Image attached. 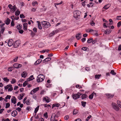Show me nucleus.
<instances>
[{
    "instance_id": "obj_44",
    "label": "nucleus",
    "mask_w": 121,
    "mask_h": 121,
    "mask_svg": "<svg viewBox=\"0 0 121 121\" xmlns=\"http://www.w3.org/2000/svg\"><path fill=\"white\" fill-rule=\"evenodd\" d=\"M25 103H26L27 105H29L30 104V101L29 99H27Z\"/></svg>"
},
{
    "instance_id": "obj_28",
    "label": "nucleus",
    "mask_w": 121,
    "mask_h": 121,
    "mask_svg": "<svg viewBox=\"0 0 121 121\" xmlns=\"http://www.w3.org/2000/svg\"><path fill=\"white\" fill-rule=\"evenodd\" d=\"M39 88L38 87L36 88H35L33 89V92L34 93H35L37 91L39 90Z\"/></svg>"
},
{
    "instance_id": "obj_56",
    "label": "nucleus",
    "mask_w": 121,
    "mask_h": 121,
    "mask_svg": "<svg viewBox=\"0 0 121 121\" xmlns=\"http://www.w3.org/2000/svg\"><path fill=\"white\" fill-rule=\"evenodd\" d=\"M91 117V116L90 115L88 116L86 119V121H88L89 119Z\"/></svg>"
},
{
    "instance_id": "obj_53",
    "label": "nucleus",
    "mask_w": 121,
    "mask_h": 121,
    "mask_svg": "<svg viewBox=\"0 0 121 121\" xmlns=\"http://www.w3.org/2000/svg\"><path fill=\"white\" fill-rule=\"evenodd\" d=\"M33 31L35 33H36L37 32V30L36 28H34L33 29Z\"/></svg>"
},
{
    "instance_id": "obj_49",
    "label": "nucleus",
    "mask_w": 121,
    "mask_h": 121,
    "mask_svg": "<svg viewBox=\"0 0 121 121\" xmlns=\"http://www.w3.org/2000/svg\"><path fill=\"white\" fill-rule=\"evenodd\" d=\"M11 97V96L8 95L6 96V97L5 98V99H10Z\"/></svg>"
},
{
    "instance_id": "obj_34",
    "label": "nucleus",
    "mask_w": 121,
    "mask_h": 121,
    "mask_svg": "<svg viewBox=\"0 0 121 121\" xmlns=\"http://www.w3.org/2000/svg\"><path fill=\"white\" fill-rule=\"evenodd\" d=\"M3 79L4 81H6L7 82H8L9 81V79L7 77L4 78Z\"/></svg>"
},
{
    "instance_id": "obj_62",
    "label": "nucleus",
    "mask_w": 121,
    "mask_h": 121,
    "mask_svg": "<svg viewBox=\"0 0 121 121\" xmlns=\"http://www.w3.org/2000/svg\"><path fill=\"white\" fill-rule=\"evenodd\" d=\"M11 24V26H14L15 24H14V22L13 21H12Z\"/></svg>"
},
{
    "instance_id": "obj_52",
    "label": "nucleus",
    "mask_w": 121,
    "mask_h": 121,
    "mask_svg": "<svg viewBox=\"0 0 121 121\" xmlns=\"http://www.w3.org/2000/svg\"><path fill=\"white\" fill-rule=\"evenodd\" d=\"M26 74V73H25L24 72H23L21 74L22 77L25 78L26 76V75H25Z\"/></svg>"
},
{
    "instance_id": "obj_45",
    "label": "nucleus",
    "mask_w": 121,
    "mask_h": 121,
    "mask_svg": "<svg viewBox=\"0 0 121 121\" xmlns=\"http://www.w3.org/2000/svg\"><path fill=\"white\" fill-rule=\"evenodd\" d=\"M44 106L45 108L47 107H50V108L51 107V105L49 104L47 105V104H45L44 105Z\"/></svg>"
},
{
    "instance_id": "obj_43",
    "label": "nucleus",
    "mask_w": 121,
    "mask_h": 121,
    "mask_svg": "<svg viewBox=\"0 0 121 121\" xmlns=\"http://www.w3.org/2000/svg\"><path fill=\"white\" fill-rule=\"evenodd\" d=\"M20 17L21 18H25V17L23 14H20Z\"/></svg>"
},
{
    "instance_id": "obj_51",
    "label": "nucleus",
    "mask_w": 121,
    "mask_h": 121,
    "mask_svg": "<svg viewBox=\"0 0 121 121\" xmlns=\"http://www.w3.org/2000/svg\"><path fill=\"white\" fill-rule=\"evenodd\" d=\"M10 87L8 89V91H12L13 89V88L12 87V86H11V87Z\"/></svg>"
},
{
    "instance_id": "obj_11",
    "label": "nucleus",
    "mask_w": 121,
    "mask_h": 121,
    "mask_svg": "<svg viewBox=\"0 0 121 121\" xmlns=\"http://www.w3.org/2000/svg\"><path fill=\"white\" fill-rule=\"evenodd\" d=\"M42 60L41 59H39L36 61L35 63L34 64L35 65H37L40 63L42 61Z\"/></svg>"
},
{
    "instance_id": "obj_40",
    "label": "nucleus",
    "mask_w": 121,
    "mask_h": 121,
    "mask_svg": "<svg viewBox=\"0 0 121 121\" xmlns=\"http://www.w3.org/2000/svg\"><path fill=\"white\" fill-rule=\"evenodd\" d=\"M116 19L118 20H121V16H117Z\"/></svg>"
},
{
    "instance_id": "obj_46",
    "label": "nucleus",
    "mask_w": 121,
    "mask_h": 121,
    "mask_svg": "<svg viewBox=\"0 0 121 121\" xmlns=\"http://www.w3.org/2000/svg\"><path fill=\"white\" fill-rule=\"evenodd\" d=\"M43 116L45 117L46 118H48V113L46 112L45 113L43 114Z\"/></svg>"
},
{
    "instance_id": "obj_14",
    "label": "nucleus",
    "mask_w": 121,
    "mask_h": 121,
    "mask_svg": "<svg viewBox=\"0 0 121 121\" xmlns=\"http://www.w3.org/2000/svg\"><path fill=\"white\" fill-rule=\"evenodd\" d=\"M51 57H48L44 59L43 61V63H44L45 62H48L49 61L51 60Z\"/></svg>"
},
{
    "instance_id": "obj_24",
    "label": "nucleus",
    "mask_w": 121,
    "mask_h": 121,
    "mask_svg": "<svg viewBox=\"0 0 121 121\" xmlns=\"http://www.w3.org/2000/svg\"><path fill=\"white\" fill-rule=\"evenodd\" d=\"M37 22L38 23V26L39 29L40 30L42 29V28L41 26L40 22L39 21H37Z\"/></svg>"
},
{
    "instance_id": "obj_29",
    "label": "nucleus",
    "mask_w": 121,
    "mask_h": 121,
    "mask_svg": "<svg viewBox=\"0 0 121 121\" xmlns=\"http://www.w3.org/2000/svg\"><path fill=\"white\" fill-rule=\"evenodd\" d=\"M87 97V96L86 94H84L83 95L81 96L82 99H85Z\"/></svg>"
},
{
    "instance_id": "obj_47",
    "label": "nucleus",
    "mask_w": 121,
    "mask_h": 121,
    "mask_svg": "<svg viewBox=\"0 0 121 121\" xmlns=\"http://www.w3.org/2000/svg\"><path fill=\"white\" fill-rule=\"evenodd\" d=\"M13 68V67H9L8 69V70L9 71H11L13 70L12 68Z\"/></svg>"
},
{
    "instance_id": "obj_6",
    "label": "nucleus",
    "mask_w": 121,
    "mask_h": 121,
    "mask_svg": "<svg viewBox=\"0 0 121 121\" xmlns=\"http://www.w3.org/2000/svg\"><path fill=\"white\" fill-rule=\"evenodd\" d=\"M112 105L113 108L116 111H118L119 109V108L117 105L116 104L114 103H112Z\"/></svg>"
},
{
    "instance_id": "obj_42",
    "label": "nucleus",
    "mask_w": 121,
    "mask_h": 121,
    "mask_svg": "<svg viewBox=\"0 0 121 121\" xmlns=\"http://www.w3.org/2000/svg\"><path fill=\"white\" fill-rule=\"evenodd\" d=\"M95 24V23L93 21H92L90 22V25L92 26H94Z\"/></svg>"
},
{
    "instance_id": "obj_18",
    "label": "nucleus",
    "mask_w": 121,
    "mask_h": 121,
    "mask_svg": "<svg viewBox=\"0 0 121 121\" xmlns=\"http://www.w3.org/2000/svg\"><path fill=\"white\" fill-rule=\"evenodd\" d=\"M11 114H13V115H12V116L14 117H15L17 114V111L16 110L13 111L12 112Z\"/></svg>"
},
{
    "instance_id": "obj_63",
    "label": "nucleus",
    "mask_w": 121,
    "mask_h": 121,
    "mask_svg": "<svg viewBox=\"0 0 121 121\" xmlns=\"http://www.w3.org/2000/svg\"><path fill=\"white\" fill-rule=\"evenodd\" d=\"M31 108L30 107H28L26 108V110L28 111H30L31 110Z\"/></svg>"
},
{
    "instance_id": "obj_4",
    "label": "nucleus",
    "mask_w": 121,
    "mask_h": 121,
    "mask_svg": "<svg viewBox=\"0 0 121 121\" xmlns=\"http://www.w3.org/2000/svg\"><path fill=\"white\" fill-rule=\"evenodd\" d=\"M82 94L79 92H78L77 94H73L72 95V97L74 99H76L79 98L81 95Z\"/></svg>"
},
{
    "instance_id": "obj_55",
    "label": "nucleus",
    "mask_w": 121,
    "mask_h": 121,
    "mask_svg": "<svg viewBox=\"0 0 121 121\" xmlns=\"http://www.w3.org/2000/svg\"><path fill=\"white\" fill-rule=\"evenodd\" d=\"M36 34L33 32L32 31H31V35L33 37Z\"/></svg>"
},
{
    "instance_id": "obj_10",
    "label": "nucleus",
    "mask_w": 121,
    "mask_h": 121,
    "mask_svg": "<svg viewBox=\"0 0 121 121\" xmlns=\"http://www.w3.org/2000/svg\"><path fill=\"white\" fill-rule=\"evenodd\" d=\"M81 33L76 34L75 36L76 37L77 40H79L81 37Z\"/></svg>"
},
{
    "instance_id": "obj_37",
    "label": "nucleus",
    "mask_w": 121,
    "mask_h": 121,
    "mask_svg": "<svg viewBox=\"0 0 121 121\" xmlns=\"http://www.w3.org/2000/svg\"><path fill=\"white\" fill-rule=\"evenodd\" d=\"M117 102L119 106L121 108V102L119 100H117Z\"/></svg>"
},
{
    "instance_id": "obj_16",
    "label": "nucleus",
    "mask_w": 121,
    "mask_h": 121,
    "mask_svg": "<svg viewBox=\"0 0 121 121\" xmlns=\"http://www.w3.org/2000/svg\"><path fill=\"white\" fill-rule=\"evenodd\" d=\"M27 25L28 24L26 23H25L23 24V29L24 30H27Z\"/></svg>"
},
{
    "instance_id": "obj_32",
    "label": "nucleus",
    "mask_w": 121,
    "mask_h": 121,
    "mask_svg": "<svg viewBox=\"0 0 121 121\" xmlns=\"http://www.w3.org/2000/svg\"><path fill=\"white\" fill-rule=\"evenodd\" d=\"M78 111L76 109H74L73 112V115L76 114L78 113Z\"/></svg>"
},
{
    "instance_id": "obj_2",
    "label": "nucleus",
    "mask_w": 121,
    "mask_h": 121,
    "mask_svg": "<svg viewBox=\"0 0 121 121\" xmlns=\"http://www.w3.org/2000/svg\"><path fill=\"white\" fill-rule=\"evenodd\" d=\"M43 26L45 28H48L51 26V24L49 22L46 21H43L41 23Z\"/></svg>"
},
{
    "instance_id": "obj_26",
    "label": "nucleus",
    "mask_w": 121,
    "mask_h": 121,
    "mask_svg": "<svg viewBox=\"0 0 121 121\" xmlns=\"http://www.w3.org/2000/svg\"><path fill=\"white\" fill-rule=\"evenodd\" d=\"M93 39L92 38H90L88 40L87 42L88 43H90L91 42H92V41H93Z\"/></svg>"
},
{
    "instance_id": "obj_1",
    "label": "nucleus",
    "mask_w": 121,
    "mask_h": 121,
    "mask_svg": "<svg viewBox=\"0 0 121 121\" xmlns=\"http://www.w3.org/2000/svg\"><path fill=\"white\" fill-rule=\"evenodd\" d=\"M81 13V12L79 10L74 11L73 17L76 20H78L80 18V15Z\"/></svg>"
},
{
    "instance_id": "obj_58",
    "label": "nucleus",
    "mask_w": 121,
    "mask_h": 121,
    "mask_svg": "<svg viewBox=\"0 0 121 121\" xmlns=\"http://www.w3.org/2000/svg\"><path fill=\"white\" fill-rule=\"evenodd\" d=\"M85 69L87 71H89L90 70V68L89 67H86Z\"/></svg>"
},
{
    "instance_id": "obj_8",
    "label": "nucleus",
    "mask_w": 121,
    "mask_h": 121,
    "mask_svg": "<svg viewBox=\"0 0 121 121\" xmlns=\"http://www.w3.org/2000/svg\"><path fill=\"white\" fill-rule=\"evenodd\" d=\"M4 25V23H3L2 24V23L0 27V28H1V33L2 34L3 33L5 29V28L3 26Z\"/></svg>"
},
{
    "instance_id": "obj_12",
    "label": "nucleus",
    "mask_w": 121,
    "mask_h": 121,
    "mask_svg": "<svg viewBox=\"0 0 121 121\" xmlns=\"http://www.w3.org/2000/svg\"><path fill=\"white\" fill-rule=\"evenodd\" d=\"M106 95L108 99L112 98L114 96L113 94H112L110 93H107L106 94Z\"/></svg>"
},
{
    "instance_id": "obj_25",
    "label": "nucleus",
    "mask_w": 121,
    "mask_h": 121,
    "mask_svg": "<svg viewBox=\"0 0 121 121\" xmlns=\"http://www.w3.org/2000/svg\"><path fill=\"white\" fill-rule=\"evenodd\" d=\"M60 106V104H54L52 105V108H53L54 107H59Z\"/></svg>"
},
{
    "instance_id": "obj_31",
    "label": "nucleus",
    "mask_w": 121,
    "mask_h": 121,
    "mask_svg": "<svg viewBox=\"0 0 121 121\" xmlns=\"http://www.w3.org/2000/svg\"><path fill=\"white\" fill-rule=\"evenodd\" d=\"M101 76V74L96 75L95 76V77L96 79H99Z\"/></svg>"
},
{
    "instance_id": "obj_27",
    "label": "nucleus",
    "mask_w": 121,
    "mask_h": 121,
    "mask_svg": "<svg viewBox=\"0 0 121 121\" xmlns=\"http://www.w3.org/2000/svg\"><path fill=\"white\" fill-rule=\"evenodd\" d=\"M22 26L21 24H19L17 25L16 26L17 28L19 30H20L22 28Z\"/></svg>"
},
{
    "instance_id": "obj_35",
    "label": "nucleus",
    "mask_w": 121,
    "mask_h": 121,
    "mask_svg": "<svg viewBox=\"0 0 121 121\" xmlns=\"http://www.w3.org/2000/svg\"><path fill=\"white\" fill-rule=\"evenodd\" d=\"M12 86V85L11 84H9L7 85V86L4 87L5 89H7L9 88V87H11Z\"/></svg>"
},
{
    "instance_id": "obj_39",
    "label": "nucleus",
    "mask_w": 121,
    "mask_h": 121,
    "mask_svg": "<svg viewBox=\"0 0 121 121\" xmlns=\"http://www.w3.org/2000/svg\"><path fill=\"white\" fill-rule=\"evenodd\" d=\"M28 84V81H25L23 83V87H25Z\"/></svg>"
},
{
    "instance_id": "obj_15",
    "label": "nucleus",
    "mask_w": 121,
    "mask_h": 121,
    "mask_svg": "<svg viewBox=\"0 0 121 121\" xmlns=\"http://www.w3.org/2000/svg\"><path fill=\"white\" fill-rule=\"evenodd\" d=\"M17 99L14 96H13L12 99H11V101L12 103L15 104L16 102Z\"/></svg>"
},
{
    "instance_id": "obj_61",
    "label": "nucleus",
    "mask_w": 121,
    "mask_h": 121,
    "mask_svg": "<svg viewBox=\"0 0 121 121\" xmlns=\"http://www.w3.org/2000/svg\"><path fill=\"white\" fill-rule=\"evenodd\" d=\"M69 117L68 115H66L64 117V119L65 120H67Z\"/></svg>"
},
{
    "instance_id": "obj_3",
    "label": "nucleus",
    "mask_w": 121,
    "mask_h": 121,
    "mask_svg": "<svg viewBox=\"0 0 121 121\" xmlns=\"http://www.w3.org/2000/svg\"><path fill=\"white\" fill-rule=\"evenodd\" d=\"M44 76L43 74H40L38 75L37 77L38 78L37 79V82H42L44 80L43 78H44Z\"/></svg>"
},
{
    "instance_id": "obj_19",
    "label": "nucleus",
    "mask_w": 121,
    "mask_h": 121,
    "mask_svg": "<svg viewBox=\"0 0 121 121\" xmlns=\"http://www.w3.org/2000/svg\"><path fill=\"white\" fill-rule=\"evenodd\" d=\"M43 99L47 103H49L50 102V98L47 97H44Z\"/></svg>"
},
{
    "instance_id": "obj_57",
    "label": "nucleus",
    "mask_w": 121,
    "mask_h": 121,
    "mask_svg": "<svg viewBox=\"0 0 121 121\" xmlns=\"http://www.w3.org/2000/svg\"><path fill=\"white\" fill-rule=\"evenodd\" d=\"M107 5L106 4L104 6V7L103 9H108V8H109V7H107Z\"/></svg>"
},
{
    "instance_id": "obj_50",
    "label": "nucleus",
    "mask_w": 121,
    "mask_h": 121,
    "mask_svg": "<svg viewBox=\"0 0 121 121\" xmlns=\"http://www.w3.org/2000/svg\"><path fill=\"white\" fill-rule=\"evenodd\" d=\"M97 41V39H95L94 40H93L92 41V43L93 44L95 43Z\"/></svg>"
},
{
    "instance_id": "obj_64",
    "label": "nucleus",
    "mask_w": 121,
    "mask_h": 121,
    "mask_svg": "<svg viewBox=\"0 0 121 121\" xmlns=\"http://www.w3.org/2000/svg\"><path fill=\"white\" fill-rule=\"evenodd\" d=\"M118 50L119 51L121 50V44H120L119 45Z\"/></svg>"
},
{
    "instance_id": "obj_13",
    "label": "nucleus",
    "mask_w": 121,
    "mask_h": 121,
    "mask_svg": "<svg viewBox=\"0 0 121 121\" xmlns=\"http://www.w3.org/2000/svg\"><path fill=\"white\" fill-rule=\"evenodd\" d=\"M13 40L12 39H9V40L8 44L9 46H11L13 45Z\"/></svg>"
},
{
    "instance_id": "obj_20",
    "label": "nucleus",
    "mask_w": 121,
    "mask_h": 121,
    "mask_svg": "<svg viewBox=\"0 0 121 121\" xmlns=\"http://www.w3.org/2000/svg\"><path fill=\"white\" fill-rule=\"evenodd\" d=\"M112 30L109 29H107L104 32L105 34H108L111 32Z\"/></svg>"
},
{
    "instance_id": "obj_48",
    "label": "nucleus",
    "mask_w": 121,
    "mask_h": 121,
    "mask_svg": "<svg viewBox=\"0 0 121 121\" xmlns=\"http://www.w3.org/2000/svg\"><path fill=\"white\" fill-rule=\"evenodd\" d=\"M121 25V21L117 23V27H119Z\"/></svg>"
},
{
    "instance_id": "obj_59",
    "label": "nucleus",
    "mask_w": 121,
    "mask_h": 121,
    "mask_svg": "<svg viewBox=\"0 0 121 121\" xmlns=\"http://www.w3.org/2000/svg\"><path fill=\"white\" fill-rule=\"evenodd\" d=\"M19 33L20 34H22L24 32L23 30H19L18 31Z\"/></svg>"
},
{
    "instance_id": "obj_21",
    "label": "nucleus",
    "mask_w": 121,
    "mask_h": 121,
    "mask_svg": "<svg viewBox=\"0 0 121 121\" xmlns=\"http://www.w3.org/2000/svg\"><path fill=\"white\" fill-rule=\"evenodd\" d=\"M10 20L8 18L7 19L5 20V23L7 25H8L10 23Z\"/></svg>"
},
{
    "instance_id": "obj_54",
    "label": "nucleus",
    "mask_w": 121,
    "mask_h": 121,
    "mask_svg": "<svg viewBox=\"0 0 121 121\" xmlns=\"http://www.w3.org/2000/svg\"><path fill=\"white\" fill-rule=\"evenodd\" d=\"M63 2L62 1H61L60 3H56L55 4V6H56V5H58L59 4H61L63 3Z\"/></svg>"
},
{
    "instance_id": "obj_38",
    "label": "nucleus",
    "mask_w": 121,
    "mask_h": 121,
    "mask_svg": "<svg viewBox=\"0 0 121 121\" xmlns=\"http://www.w3.org/2000/svg\"><path fill=\"white\" fill-rule=\"evenodd\" d=\"M10 106V104L9 103H6V104L5 108H9Z\"/></svg>"
},
{
    "instance_id": "obj_30",
    "label": "nucleus",
    "mask_w": 121,
    "mask_h": 121,
    "mask_svg": "<svg viewBox=\"0 0 121 121\" xmlns=\"http://www.w3.org/2000/svg\"><path fill=\"white\" fill-rule=\"evenodd\" d=\"M94 92H93L91 95H90L89 96V98L91 99H92L94 96Z\"/></svg>"
},
{
    "instance_id": "obj_22",
    "label": "nucleus",
    "mask_w": 121,
    "mask_h": 121,
    "mask_svg": "<svg viewBox=\"0 0 121 121\" xmlns=\"http://www.w3.org/2000/svg\"><path fill=\"white\" fill-rule=\"evenodd\" d=\"M81 49L84 51H86L87 52L89 51V48L87 47H83Z\"/></svg>"
},
{
    "instance_id": "obj_5",
    "label": "nucleus",
    "mask_w": 121,
    "mask_h": 121,
    "mask_svg": "<svg viewBox=\"0 0 121 121\" xmlns=\"http://www.w3.org/2000/svg\"><path fill=\"white\" fill-rule=\"evenodd\" d=\"M8 7L10 9H12V11H13V12H14L17 9L15 5H14L13 6L11 4H9V5Z\"/></svg>"
},
{
    "instance_id": "obj_60",
    "label": "nucleus",
    "mask_w": 121,
    "mask_h": 121,
    "mask_svg": "<svg viewBox=\"0 0 121 121\" xmlns=\"http://www.w3.org/2000/svg\"><path fill=\"white\" fill-rule=\"evenodd\" d=\"M21 108L19 107H18L16 109V110H17L19 112H20L21 111Z\"/></svg>"
},
{
    "instance_id": "obj_36",
    "label": "nucleus",
    "mask_w": 121,
    "mask_h": 121,
    "mask_svg": "<svg viewBox=\"0 0 121 121\" xmlns=\"http://www.w3.org/2000/svg\"><path fill=\"white\" fill-rule=\"evenodd\" d=\"M82 104V106L83 107H85V106L86 102L82 101L81 102Z\"/></svg>"
},
{
    "instance_id": "obj_9",
    "label": "nucleus",
    "mask_w": 121,
    "mask_h": 121,
    "mask_svg": "<svg viewBox=\"0 0 121 121\" xmlns=\"http://www.w3.org/2000/svg\"><path fill=\"white\" fill-rule=\"evenodd\" d=\"M18 40L16 41L13 44V46L15 48H17L19 46V44L18 43Z\"/></svg>"
},
{
    "instance_id": "obj_33",
    "label": "nucleus",
    "mask_w": 121,
    "mask_h": 121,
    "mask_svg": "<svg viewBox=\"0 0 121 121\" xmlns=\"http://www.w3.org/2000/svg\"><path fill=\"white\" fill-rule=\"evenodd\" d=\"M110 73L113 75H115L116 73L114 72V71L113 70H112L111 71Z\"/></svg>"
},
{
    "instance_id": "obj_41",
    "label": "nucleus",
    "mask_w": 121,
    "mask_h": 121,
    "mask_svg": "<svg viewBox=\"0 0 121 121\" xmlns=\"http://www.w3.org/2000/svg\"><path fill=\"white\" fill-rule=\"evenodd\" d=\"M16 80L15 79L13 78L12 79V80L11 82L12 84H14L16 83Z\"/></svg>"
},
{
    "instance_id": "obj_17",
    "label": "nucleus",
    "mask_w": 121,
    "mask_h": 121,
    "mask_svg": "<svg viewBox=\"0 0 121 121\" xmlns=\"http://www.w3.org/2000/svg\"><path fill=\"white\" fill-rule=\"evenodd\" d=\"M56 116V115L55 113L53 114L50 119V121H54Z\"/></svg>"
},
{
    "instance_id": "obj_23",
    "label": "nucleus",
    "mask_w": 121,
    "mask_h": 121,
    "mask_svg": "<svg viewBox=\"0 0 121 121\" xmlns=\"http://www.w3.org/2000/svg\"><path fill=\"white\" fill-rule=\"evenodd\" d=\"M20 12L18 9H17L15 12V15L16 16L19 15L20 14Z\"/></svg>"
},
{
    "instance_id": "obj_7",
    "label": "nucleus",
    "mask_w": 121,
    "mask_h": 121,
    "mask_svg": "<svg viewBox=\"0 0 121 121\" xmlns=\"http://www.w3.org/2000/svg\"><path fill=\"white\" fill-rule=\"evenodd\" d=\"M13 66L15 68L17 69L21 68L22 66V65L21 64L16 63L14 64Z\"/></svg>"
}]
</instances>
